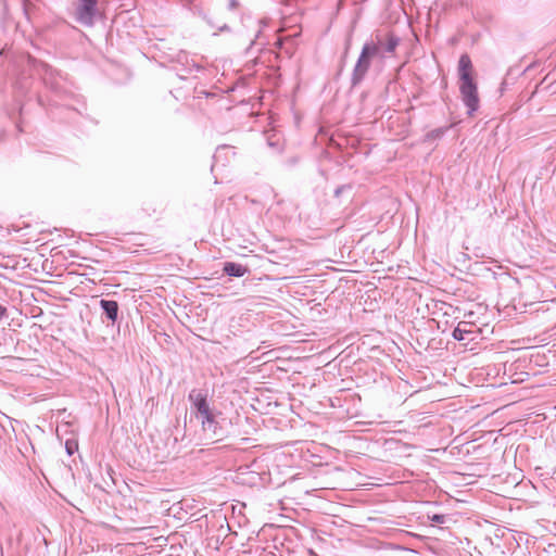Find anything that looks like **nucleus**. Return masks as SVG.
<instances>
[{
    "instance_id": "4468645a",
    "label": "nucleus",
    "mask_w": 556,
    "mask_h": 556,
    "mask_svg": "<svg viewBox=\"0 0 556 556\" xmlns=\"http://www.w3.org/2000/svg\"><path fill=\"white\" fill-rule=\"evenodd\" d=\"M262 37H263L262 29H258L255 35V39L252 40L250 46L247 48V51H245L247 54L252 53V50L255 46H258V49H257L258 51H262L265 48V46L267 45V41L262 40Z\"/></svg>"
},
{
    "instance_id": "2eb2a0df",
    "label": "nucleus",
    "mask_w": 556,
    "mask_h": 556,
    "mask_svg": "<svg viewBox=\"0 0 556 556\" xmlns=\"http://www.w3.org/2000/svg\"><path fill=\"white\" fill-rule=\"evenodd\" d=\"M428 519L433 523L441 525V523H445L447 516L443 515V514H433V515H428Z\"/></svg>"
},
{
    "instance_id": "dca6fc26",
    "label": "nucleus",
    "mask_w": 556,
    "mask_h": 556,
    "mask_svg": "<svg viewBox=\"0 0 556 556\" xmlns=\"http://www.w3.org/2000/svg\"><path fill=\"white\" fill-rule=\"evenodd\" d=\"M78 450V444L76 441L67 440L65 442V451L67 455L72 456Z\"/></svg>"
},
{
    "instance_id": "4be33fe9",
    "label": "nucleus",
    "mask_w": 556,
    "mask_h": 556,
    "mask_svg": "<svg viewBox=\"0 0 556 556\" xmlns=\"http://www.w3.org/2000/svg\"><path fill=\"white\" fill-rule=\"evenodd\" d=\"M464 317L466 318L465 320H471L472 321V325L475 324V320H473V317H475V313L473 312H468L464 315Z\"/></svg>"
},
{
    "instance_id": "c756f323",
    "label": "nucleus",
    "mask_w": 556,
    "mask_h": 556,
    "mask_svg": "<svg viewBox=\"0 0 556 556\" xmlns=\"http://www.w3.org/2000/svg\"><path fill=\"white\" fill-rule=\"evenodd\" d=\"M3 129L0 127V139L2 138Z\"/></svg>"
},
{
    "instance_id": "9b49d317",
    "label": "nucleus",
    "mask_w": 556,
    "mask_h": 556,
    "mask_svg": "<svg viewBox=\"0 0 556 556\" xmlns=\"http://www.w3.org/2000/svg\"><path fill=\"white\" fill-rule=\"evenodd\" d=\"M230 153L235 154L232 147L226 144L218 146L212 156L213 163L211 170H214V168L218 165L226 166L229 163Z\"/></svg>"
},
{
    "instance_id": "5701e85b",
    "label": "nucleus",
    "mask_w": 556,
    "mask_h": 556,
    "mask_svg": "<svg viewBox=\"0 0 556 556\" xmlns=\"http://www.w3.org/2000/svg\"><path fill=\"white\" fill-rule=\"evenodd\" d=\"M18 451L20 453L24 456V457H27L26 456V452H27V446L25 443H22V445L18 447Z\"/></svg>"
},
{
    "instance_id": "6ab92c4d",
    "label": "nucleus",
    "mask_w": 556,
    "mask_h": 556,
    "mask_svg": "<svg viewBox=\"0 0 556 556\" xmlns=\"http://www.w3.org/2000/svg\"><path fill=\"white\" fill-rule=\"evenodd\" d=\"M540 65V62L539 61H534L532 63H530L523 71L521 74H525L527 72H531L533 71L534 68H536L538 66Z\"/></svg>"
},
{
    "instance_id": "6e6552de",
    "label": "nucleus",
    "mask_w": 556,
    "mask_h": 556,
    "mask_svg": "<svg viewBox=\"0 0 556 556\" xmlns=\"http://www.w3.org/2000/svg\"><path fill=\"white\" fill-rule=\"evenodd\" d=\"M101 309V319L111 323L112 326L118 323L119 305L115 300L101 299L99 301Z\"/></svg>"
},
{
    "instance_id": "20e7f679",
    "label": "nucleus",
    "mask_w": 556,
    "mask_h": 556,
    "mask_svg": "<svg viewBox=\"0 0 556 556\" xmlns=\"http://www.w3.org/2000/svg\"><path fill=\"white\" fill-rule=\"evenodd\" d=\"M98 2L99 0H76L75 21L84 27H93L101 18Z\"/></svg>"
},
{
    "instance_id": "bb28decb",
    "label": "nucleus",
    "mask_w": 556,
    "mask_h": 556,
    "mask_svg": "<svg viewBox=\"0 0 556 556\" xmlns=\"http://www.w3.org/2000/svg\"><path fill=\"white\" fill-rule=\"evenodd\" d=\"M26 439H27V442H28V444H29V446H30L31 451H33V452H35V447H34V445L31 444V442H30L29 438H28V437H26Z\"/></svg>"
},
{
    "instance_id": "f03ea898",
    "label": "nucleus",
    "mask_w": 556,
    "mask_h": 556,
    "mask_svg": "<svg viewBox=\"0 0 556 556\" xmlns=\"http://www.w3.org/2000/svg\"><path fill=\"white\" fill-rule=\"evenodd\" d=\"M191 413L201 424L205 437L213 441H222L233 433V417L211 406L205 389H192L188 394Z\"/></svg>"
},
{
    "instance_id": "a878e982",
    "label": "nucleus",
    "mask_w": 556,
    "mask_h": 556,
    "mask_svg": "<svg viewBox=\"0 0 556 556\" xmlns=\"http://www.w3.org/2000/svg\"><path fill=\"white\" fill-rule=\"evenodd\" d=\"M229 26L227 24H224L222 27H219V30L220 31H226V30H229Z\"/></svg>"
},
{
    "instance_id": "cd10ccee",
    "label": "nucleus",
    "mask_w": 556,
    "mask_h": 556,
    "mask_svg": "<svg viewBox=\"0 0 556 556\" xmlns=\"http://www.w3.org/2000/svg\"><path fill=\"white\" fill-rule=\"evenodd\" d=\"M260 24H262L263 26L267 25V23L264 20L260 21Z\"/></svg>"
},
{
    "instance_id": "f257e3e1",
    "label": "nucleus",
    "mask_w": 556,
    "mask_h": 556,
    "mask_svg": "<svg viewBox=\"0 0 556 556\" xmlns=\"http://www.w3.org/2000/svg\"><path fill=\"white\" fill-rule=\"evenodd\" d=\"M36 61L25 52H15L11 48H0V76L11 80L18 116L8 112L18 132H23V114L26 102L33 100L45 109L47 114L60 122L67 121L78 111L62 101L72 96L63 77L51 66L42 64L41 81H35L33 71Z\"/></svg>"
},
{
    "instance_id": "f3484780",
    "label": "nucleus",
    "mask_w": 556,
    "mask_h": 556,
    "mask_svg": "<svg viewBox=\"0 0 556 556\" xmlns=\"http://www.w3.org/2000/svg\"><path fill=\"white\" fill-rule=\"evenodd\" d=\"M346 190H352V185L346 184L338 186L333 191L334 198H340V195Z\"/></svg>"
},
{
    "instance_id": "aec40b11",
    "label": "nucleus",
    "mask_w": 556,
    "mask_h": 556,
    "mask_svg": "<svg viewBox=\"0 0 556 556\" xmlns=\"http://www.w3.org/2000/svg\"><path fill=\"white\" fill-rule=\"evenodd\" d=\"M4 317H8V307L3 304L0 303V321L4 318Z\"/></svg>"
},
{
    "instance_id": "b1692460",
    "label": "nucleus",
    "mask_w": 556,
    "mask_h": 556,
    "mask_svg": "<svg viewBox=\"0 0 556 556\" xmlns=\"http://www.w3.org/2000/svg\"><path fill=\"white\" fill-rule=\"evenodd\" d=\"M283 41H285V38H281L279 37L276 42H275V46L278 48V49H281L283 47Z\"/></svg>"
},
{
    "instance_id": "423d86ee",
    "label": "nucleus",
    "mask_w": 556,
    "mask_h": 556,
    "mask_svg": "<svg viewBox=\"0 0 556 556\" xmlns=\"http://www.w3.org/2000/svg\"><path fill=\"white\" fill-rule=\"evenodd\" d=\"M367 41H379L380 53L377 58L384 59L390 54H393L396 48L400 46L401 38L394 31H376L370 39Z\"/></svg>"
},
{
    "instance_id": "c85d7f7f",
    "label": "nucleus",
    "mask_w": 556,
    "mask_h": 556,
    "mask_svg": "<svg viewBox=\"0 0 556 556\" xmlns=\"http://www.w3.org/2000/svg\"><path fill=\"white\" fill-rule=\"evenodd\" d=\"M395 548L397 549H405L404 547H402L401 545H395Z\"/></svg>"
},
{
    "instance_id": "393cba45",
    "label": "nucleus",
    "mask_w": 556,
    "mask_h": 556,
    "mask_svg": "<svg viewBox=\"0 0 556 556\" xmlns=\"http://www.w3.org/2000/svg\"><path fill=\"white\" fill-rule=\"evenodd\" d=\"M238 5H239V2L237 0H229L228 7L230 10L236 9Z\"/></svg>"
},
{
    "instance_id": "1a4fd4ad",
    "label": "nucleus",
    "mask_w": 556,
    "mask_h": 556,
    "mask_svg": "<svg viewBox=\"0 0 556 556\" xmlns=\"http://www.w3.org/2000/svg\"><path fill=\"white\" fill-rule=\"evenodd\" d=\"M223 273L230 278H241L251 273L247 265L237 262L226 261L223 263Z\"/></svg>"
},
{
    "instance_id": "7c9ffc66",
    "label": "nucleus",
    "mask_w": 556,
    "mask_h": 556,
    "mask_svg": "<svg viewBox=\"0 0 556 556\" xmlns=\"http://www.w3.org/2000/svg\"><path fill=\"white\" fill-rule=\"evenodd\" d=\"M0 428L3 430V431H7L5 427L3 425H0Z\"/></svg>"
},
{
    "instance_id": "412c9836",
    "label": "nucleus",
    "mask_w": 556,
    "mask_h": 556,
    "mask_svg": "<svg viewBox=\"0 0 556 556\" xmlns=\"http://www.w3.org/2000/svg\"><path fill=\"white\" fill-rule=\"evenodd\" d=\"M507 86H508L507 80L503 79V81L501 83L500 88H498L501 96L504 94L505 90L507 89Z\"/></svg>"
},
{
    "instance_id": "7ed1b4c3",
    "label": "nucleus",
    "mask_w": 556,
    "mask_h": 556,
    "mask_svg": "<svg viewBox=\"0 0 556 556\" xmlns=\"http://www.w3.org/2000/svg\"><path fill=\"white\" fill-rule=\"evenodd\" d=\"M379 41H365L351 75V86L357 87L366 77L372 59L380 53Z\"/></svg>"
},
{
    "instance_id": "f8f14e48",
    "label": "nucleus",
    "mask_w": 556,
    "mask_h": 556,
    "mask_svg": "<svg viewBox=\"0 0 556 556\" xmlns=\"http://www.w3.org/2000/svg\"><path fill=\"white\" fill-rule=\"evenodd\" d=\"M458 77L459 81H464V78L473 79L472 76V62L467 53L459 56L458 60Z\"/></svg>"
},
{
    "instance_id": "ddd939ff",
    "label": "nucleus",
    "mask_w": 556,
    "mask_h": 556,
    "mask_svg": "<svg viewBox=\"0 0 556 556\" xmlns=\"http://www.w3.org/2000/svg\"><path fill=\"white\" fill-rule=\"evenodd\" d=\"M454 127V124H450V125H446V126H442V127H438V128H434L430 131H428L425 137H424V141L425 142H433L435 140H440L442 139L446 132L452 129Z\"/></svg>"
},
{
    "instance_id": "39448f33",
    "label": "nucleus",
    "mask_w": 556,
    "mask_h": 556,
    "mask_svg": "<svg viewBox=\"0 0 556 556\" xmlns=\"http://www.w3.org/2000/svg\"><path fill=\"white\" fill-rule=\"evenodd\" d=\"M459 92L464 105L467 108V114L472 116L480 106V98L478 93V85L473 79L464 78L459 81Z\"/></svg>"
},
{
    "instance_id": "a211bd4d",
    "label": "nucleus",
    "mask_w": 556,
    "mask_h": 556,
    "mask_svg": "<svg viewBox=\"0 0 556 556\" xmlns=\"http://www.w3.org/2000/svg\"><path fill=\"white\" fill-rule=\"evenodd\" d=\"M5 446H7L5 440L3 439L2 435H0V459H2V457L5 454Z\"/></svg>"
},
{
    "instance_id": "0eeeda50",
    "label": "nucleus",
    "mask_w": 556,
    "mask_h": 556,
    "mask_svg": "<svg viewBox=\"0 0 556 556\" xmlns=\"http://www.w3.org/2000/svg\"><path fill=\"white\" fill-rule=\"evenodd\" d=\"M177 63L180 67H176V71L180 79H186L188 74L203 70V66L191 59L185 51H180L177 54Z\"/></svg>"
},
{
    "instance_id": "9d476101",
    "label": "nucleus",
    "mask_w": 556,
    "mask_h": 556,
    "mask_svg": "<svg viewBox=\"0 0 556 556\" xmlns=\"http://www.w3.org/2000/svg\"><path fill=\"white\" fill-rule=\"evenodd\" d=\"M475 333L471 320H462L452 331V338L456 341L472 340Z\"/></svg>"
}]
</instances>
